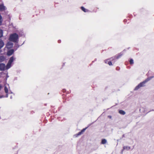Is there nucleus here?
<instances>
[{"label":"nucleus","mask_w":154,"mask_h":154,"mask_svg":"<svg viewBox=\"0 0 154 154\" xmlns=\"http://www.w3.org/2000/svg\"><path fill=\"white\" fill-rule=\"evenodd\" d=\"M18 35L16 33H14L10 35L9 37V40L12 42L15 43H18Z\"/></svg>","instance_id":"obj_1"},{"label":"nucleus","mask_w":154,"mask_h":154,"mask_svg":"<svg viewBox=\"0 0 154 154\" xmlns=\"http://www.w3.org/2000/svg\"><path fill=\"white\" fill-rule=\"evenodd\" d=\"M147 82V81H146V80H145V81H143L142 82L140 83L134 89V90H138L140 88L145 86V84Z\"/></svg>","instance_id":"obj_2"},{"label":"nucleus","mask_w":154,"mask_h":154,"mask_svg":"<svg viewBox=\"0 0 154 154\" xmlns=\"http://www.w3.org/2000/svg\"><path fill=\"white\" fill-rule=\"evenodd\" d=\"M6 69V66L5 64L3 63H0V70L4 71Z\"/></svg>","instance_id":"obj_3"},{"label":"nucleus","mask_w":154,"mask_h":154,"mask_svg":"<svg viewBox=\"0 0 154 154\" xmlns=\"http://www.w3.org/2000/svg\"><path fill=\"white\" fill-rule=\"evenodd\" d=\"M6 9V8L4 5L3 4L0 5V11H3Z\"/></svg>","instance_id":"obj_4"},{"label":"nucleus","mask_w":154,"mask_h":154,"mask_svg":"<svg viewBox=\"0 0 154 154\" xmlns=\"http://www.w3.org/2000/svg\"><path fill=\"white\" fill-rule=\"evenodd\" d=\"M13 44L11 42H8L7 43L6 46L8 48H12L13 46Z\"/></svg>","instance_id":"obj_5"},{"label":"nucleus","mask_w":154,"mask_h":154,"mask_svg":"<svg viewBox=\"0 0 154 154\" xmlns=\"http://www.w3.org/2000/svg\"><path fill=\"white\" fill-rule=\"evenodd\" d=\"M14 51L13 49H11L9 51L7 52V55L8 56H10L14 52Z\"/></svg>","instance_id":"obj_6"},{"label":"nucleus","mask_w":154,"mask_h":154,"mask_svg":"<svg viewBox=\"0 0 154 154\" xmlns=\"http://www.w3.org/2000/svg\"><path fill=\"white\" fill-rule=\"evenodd\" d=\"M4 45V43L3 41L1 39H0V49H1Z\"/></svg>","instance_id":"obj_7"},{"label":"nucleus","mask_w":154,"mask_h":154,"mask_svg":"<svg viewBox=\"0 0 154 154\" xmlns=\"http://www.w3.org/2000/svg\"><path fill=\"white\" fill-rule=\"evenodd\" d=\"M15 59L14 57L12 56L10 58L8 62L11 64Z\"/></svg>","instance_id":"obj_8"},{"label":"nucleus","mask_w":154,"mask_h":154,"mask_svg":"<svg viewBox=\"0 0 154 154\" xmlns=\"http://www.w3.org/2000/svg\"><path fill=\"white\" fill-rule=\"evenodd\" d=\"M5 60V58L3 56H0V62H2Z\"/></svg>","instance_id":"obj_9"},{"label":"nucleus","mask_w":154,"mask_h":154,"mask_svg":"<svg viewBox=\"0 0 154 154\" xmlns=\"http://www.w3.org/2000/svg\"><path fill=\"white\" fill-rule=\"evenodd\" d=\"M11 63L8 62L6 66V69H9L11 67Z\"/></svg>","instance_id":"obj_10"},{"label":"nucleus","mask_w":154,"mask_h":154,"mask_svg":"<svg viewBox=\"0 0 154 154\" xmlns=\"http://www.w3.org/2000/svg\"><path fill=\"white\" fill-rule=\"evenodd\" d=\"M107 142V140L105 139H102L101 142V144H105Z\"/></svg>","instance_id":"obj_11"},{"label":"nucleus","mask_w":154,"mask_h":154,"mask_svg":"<svg viewBox=\"0 0 154 154\" xmlns=\"http://www.w3.org/2000/svg\"><path fill=\"white\" fill-rule=\"evenodd\" d=\"M119 113L122 115H124L125 114V112L122 110H119Z\"/></svg>","instance_id":"obj_12"},{"label":"nucleus","mask_w":154,"mask_h":154,"mask_svg":"<svg viewBox=\"0 0 154 154\" xmlns=\"http://www.w3.org/2000/svg\"><path fill=\"white\" fill-rule=\"evenodd\" d=\"M81 9L82 10L85 12H87L88 11V9H85L83 7H81Z\"/></svg>","instance_id":"obj_13"},{"label":"nucleus","mask_w":154,"mask_h":154,"mask_svg":"<svg viewBox=\"0 0 154 154\" xmlns=\"http://www.w3.org/2000/svg\"><path fill=\"white\" fill-rule=\"evenodd\" d=\"M130 147L128 146H124L123 147V149H126L127 150H129L130 149Z\"/></svg>","instance_id":"obj_14"},{"label":"nucleus","mask_w":154,"mask_h":154,"mask_svg":"<svg viewBox=\"0 0 154 154\" xmlns=\"http://www.w3.org/2000/svg\"><path fill=\"white\" fill-rule=\"evenodd\" d=\"M4 90L6 93H8V89L6 86H5Z\"/></svg>","instance_id":"obj_15"},{"label":"nucleus","mask_w":154,"mask_h":154,"mask_svg":"<svg viewBox=\"0 0 154 154\" xmlns=\"http://www.w3.org/2000/svg\"><path fill=\"white\" fill-rule=\"evenodd\" d=\"M154 77L153 76H152L150 77H149L147 79H146V81H147V82L149 81L150 79H152Z\"/></svg>","instance_id":"obj_16"},{"label":"nucleus","mask_w":154,"mask_h":154,"mask_svg":"<svg viewBox=\"0 0 154 154\" xmlns=\"http://www.w3.org/2000/svg\"><path fill=\"white\" fill-rule=\"evenodd\" d=\"M123 55V53H121L120 54H119L116 57L117 59H118L122 55Z\"/></svg>","instance_id":"obj_17"},{"label":"nucleus","mask_w":154,"mask_h":154,"mask_svg":"<svg viewBox=\"0 0 154 154\" xmlns=\"http://www.w3.org/2000/svg\"><path fill=\"white\" fill-rule=\"evenodd\" d=\"M2 21L3 19L2 17L1 16V14H0V26L1 25Z\"/></svg>","instance_id":"obj_18"},{"label":"nucleus","mask_w":154,"mask_h":154,"mask_svg":"<svg viewBox=\"0 0 154 154\" xmlns=\"http://www.w3.org/2000/svg\"><path fill=\"white\" fill-rule=\"evenodd\" d=\"M3 36V31L0 29V38Z\"/></svg>","instance_id":"obj_19"},{"label":"nucleus","mask_w":154,"mask_h":154,"mask_svg":"<svg viewBox=\"0 0 154 154\" xmlns=\"http://www.w3.org/2000/svg\"><path fill=\"white\" fill-rule=\"evenodd\" d=\"M129 62H130V63L131 64H133L134 63V60H133V59H130Z\"/></svg>","instance_id":"obj_20"},{"label":"nucleus","mask_w":154,"mask_h":154,"mask_svg":"<svg viewBox=\"0 0 154 154\" xmlns=\"http://www.w3.org/2000/svg\"><path fill=\"white\" fill-rule=\"evenodd\" d=\"M108 64L109 66H111V65H112V63L110 61H108Z\"/></svg>","instance_id":"obj_21"},{"label":"nucleus","mask_w":154,"mask_h":154,"mask_svg":"<svg viewBox=\"0 0 154 154\" xmlns=\"http://www.w3.org/2000/svg\"><path fill=\"white\" fill-rule=\"evenodd\" d=\"M82 133V131H81L79 132L77 134V135L78 136L80 135H81Z\"/></svg>","instance_id":"obj_22"},{"label":"nucleus","mask_w":154,"mask_h":154,"mask_svg":"<svg viewBox=\"0 0 154 154\" xmlns=\"http://www.w3.org/2000/svg\"><path fill=\"white\" fill-rule=\"evenodd\" d=\"M109 59H107V60H105V63H108V61H109Z\"/></svg>","instance_id":"obj_23"},{"label":"nucleus","mask_w":154,"mask_h":154,"mask_svg":"<svg viewBox=\"0 0 154 154\" xmlns=\"http://www.w3.org/2000/svg\"><path fill=\"white\" fill-rule=\"evenodd\" d=\"M16 43L15 44V46H16L17 47V48H18L19 47V46L18 44V43Z\"/></svg>","instance_id":"obj_24"},{"label":"nucleus","mask_w":154,"mask_h":154,"mask_svg":"<svg viewBox=\"0 0 154 154\" xmlns=\"http://www.w3.org/2000/svg\"><path fill=\"white\" fill-rule=\"evenodd\" d=\"M5 96L3 95H0V98L5 97Z\"/></svg>","instance_id":"obj_25"},{"label":"nucleus","mask_w":154,"mask_h":154,"mask_svg":"<svg viewBox=\"0 0 154 154\" xmlns=\"http://www.w3.org/2000/svg\"><path fill=\"white\" fill-rule=\"evenodd\" d=\"M144 109V108L143 107H142L140 109V111H142Z\"/></svg>","instance_id":"obj_26"},{"label":"nucleus","mask_w":154,"mask_h":154,"mask_svg":"<svg viewBox=\"0 0 154 154\" xmlns=\"http://www.w3.org/2000/svg\"><path fill=\"white\" fill-rule=\"evenodd\" d=\"M85 129H86V128H84L83 130H82L81 131H82V133H83V132L85 131Z\"/></svg>","instance_id":"obj_27"},{"label":"nucleus","mask_w":154,"mask_h":154,"mask_svg":"<svg viewBox=\"0 0 154 154\" xmlns=\"http://www.w3.org/2000/svg\"><path fill=\"white\" fill-rule=\"evenodd\" d=\"M9 77V76L7 74L6 75V80H7L8 78Z\"/></svg>","instance_id":"obj_28"},{"label":"nucleus","mask_w":154,"mask_h":154,"mask_svg":"<svg viewBox=\"0 0 154 154\" xmlns=\"http://www.w3.org/2000/svg\"><path fill=\"white\" fill-rule=\"evenodd\" d=\"M108 117L110 119H111L112 118V116H108Z\"/></svg>","instance_id":"obj_29"},{"label":"nucleus","mask_w":154,"mask_h":154,"mask_svg":"<svg viewBox=\"0 0 154 154\" xmlns=\"http://www.w3.org/2000/svg\"><path fill=\"white\" fill-rule=\"evenodd\" d=\"M6 94L5 97H8V93H6Z\"/></svg>","instance_id":"obj_30"},{"label":"nucleus","mask_w":154,"mask_h":154,"mask_svg":"<svg viewBox=\"0 0 154 154\" xmlns=\"http://www.w3.org/2000/svg\"><path fill=\"white\" fill-rule=\"evenodd\" d=\"M58 42H59V43H60V41L59 40V41H58Z\"/></svg>","instance_id":"obj_31"},{"label":"nucleus","mask_w":154,"mask_h":154,"mask_svg":"<svg viewBox=\"0 0 154 154\" xmlns=\"http://www.w3.org/2000/svg\"><path fill=\"white\" fill-rule=\"evenodd\" d=\"M123 136V137H125V135H124V134H123V136Z\"/></svg>","instance_id":"obj_32"},{"label":"nucleus","mask_w":154,"mask_h":154,"mask_svg":"<svg viewBox=\"0 0 154 154\" xmlns=\"http://www.w3.org/2000/svg\"><path fill=\"white\" fill-rule=\"evenodd\" d=\"M124 150V149H122V153L123 152V150Z\"/></svg>","instance_id":"obj_33"},{"label":"nucleus","mask_w":154,"mask_h":154,"mask_svg":"<svg viewBox=\"0 0 154 154\" xmlns=\"http://www.w3.org/2000/svg\"><path fill=\"white\" fill-rule=\"evenodd\" d=\"M11 94H12L13 93L11 91H10Z\"/></svg>","instance_id":"obj_34"},{"label":"nucleus","mask_w":154,"mask_h":154,"mask_svg":"<svg viewBox=\"0 0 154 154\" xmlns=\"http://www.w3.org/2000/svg\"><path fill=\"white\" fill-rule=\"evenodd\" d=\"M10 98H11V99H12V97L11 96V97H10Z\"/></svg>","instance_id":"obj_35"},{"label":"nucleus","mask_w":154,"mask_h":154,"mask_svg":"<svg viewBox=\"0 0 154 154\" xmlns=\"http://www.w3.org/2000/svg\"><path fill=\"white\" fill-rule=\"evenodd\" d=\"M2 72H0V75H1L2 74Z\"/></svg>","instance_id":"obj_36"},{"label":"nucleus","mask_w":154,"mask_h":154,"mask_svg":"<svg viewBox=\"0 0 154 154\" xmlns=\"http://www.w3.org/2000/svg\"><path fill=\"white\" fill-rule=\"evenodd\" d=\"M152 111H154V110L152 109Z\"/></svg>","instance_id":"obj_37"}]
</instances>
